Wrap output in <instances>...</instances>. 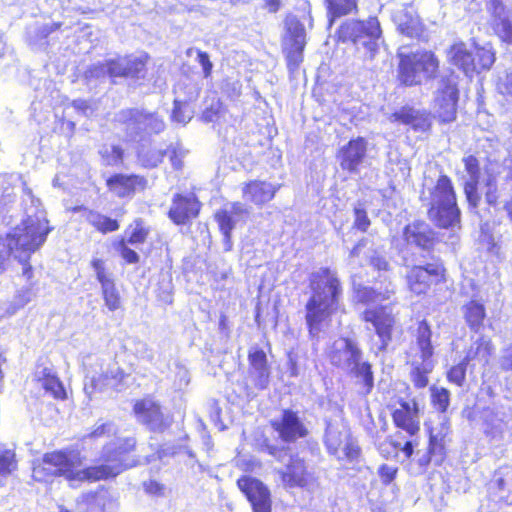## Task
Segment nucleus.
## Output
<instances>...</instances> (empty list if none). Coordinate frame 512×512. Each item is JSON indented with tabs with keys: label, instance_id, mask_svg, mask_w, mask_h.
Instances as JSON below:
<instances>
[{
	"label": "nucleus",
	"instance_id": "nucleus-1",
	"mask_svg": "<svg viewBox=\"0 0 512 512\" xmlns=\"http://www.w3.org/2000/svg\"><path fill=\"white\" fill-rule=\"evenodd\" d=\"M135 446L136 440L133 437L117 438L103 447L101 465L85 469H81L82 457L78 451L46 453L41 460L33 463L32 477L38 482H46L63 476L71 483L115 477L136 465V461L128 456Z\"/></svg>",
	"mask_w": 512,
	"mask_h": 512
},
{
	"label": "nucleus",
	"instance_id": "nucleus-2",
	"mask_svg": "<svg viewBox=\"0 0 512 512\" xmlns=\"http://www.w3.org/2000/svg\"><path fill=\"white\" fill-rule=\"evenodd\" d=\"M26 198L31 205L26 208L27 217L5 237H0V259L12 255L19 262H26L32 253L38 250L46 241L51 231L46 219V213L40 208L41 203L30 189H25Z\"/></svg>",
	"mask_w": 512,
	"mask_h": 512
},
{
	"label": "nucleus",
	"instance_id": "nucleus-3",
	"mask_svg": "<svg viewBox=\"0 0 512 512\" xmlns=\"http://www.w3.org/2000/svg\"><path fill=\"white\" fill-rule=\"evenodd\" d=\"M312 296L306 304V322L311 336L316 337L327 323L341 294V287L335 273L320 268L310 276Z\"/></svg>",
	"mask_w": 512,
	"mask_h": 512
},
{
	"label": "nucleus",
	"instance_id": "nucleus-4",
	"mask_svg": "<svg viewBox=\"0 0 512 512\" xmlns=\"http://www.w3.org/2000/svg\"><path fill=\"white\" fill-rule=\"evenodd\" d=\"M394 291L386 289L384 292L376 291L373 288L364 287L358 290L357 298L360 302L368 305H378L388 300ZM363 319L373 325L376 334L381 341V349H385L392 338V329L395 318L392 309L388 305L369 307L363 312Z\"/></svg>",
	"mask_w": 512,
	"mask_h": 512
},
{
	"label": "nucleus",
	"instance_id": "nucleus-5",
	"mask_svg": "<svg viewBox=\"0 0 512 512\" xmlns=\"http://www.w3.org/2000/svg\"><path fill=\"white\" fill-rule=\"evenodd\" d=\"M329 358L333 365L354 374L363 383V393L368 394L374 386L371 365L362 361V351L348 339L339 338L331 346Z\"/></svg>",
	"mask_w": 512,
	"mask_h": 512
},
{
	"label": "nucleus",
	"instance_id": "nucleus-6",
	"mask_svg": "<svg viewBox=\"0 0 512 512\" xmlns=\"http://www.w3.org/2000/svg\"><path fill=\"white\" fill-rule=\"evenodd\" d=\"M380 37V24L375 17L367 21H346L338 30L339 41L351 42L369 60L374 58L379 48Z\"/></svg>",
	"mask_w": 512,
	"mask_h": 512
},
{
	"label": "nucleus",
	"instance_id": "nucleus-7",
	"mask_svg": "<svg viewBox=\"0 0 512 512\" xmlns=\"http://www.w3.org/2000/svg\"><path fill=\"white\" fill-rule=\"evenodd\" d=\"M429 217L437 225L449 228L460 222V210L451 180L442 175L431 192Z\"/></svg>",
	"mask_w": 512,
	"mask_h": 512
},
{
	"label": "nucleus",
	"instance_id": "nucleus-8",
	"mask_svg": "<svg viewBox=\"0 0 512 512\" xmlns=\"http://www.w3.org/2000/svg\"><path fill=\"white\" fill-rule=\"evenodd\" d=\"M267 452L277 461L285 463V468L277 469L281 484L285 488H304L307 490L315 487V477L307 470L303 459L292 455L289 449L284 447L267 446Z\"/></svg>",
	"mask_w": 512,
	"mask_h": 512
},
{
	"label": "nucleus",
	"instance_id": "nucleus-9",
	"mask_svg": "<svg viewBox=\"0 0 512 512\" xmlns=\"http://www.w3.org/2000/svg\"><path fill=\"white\" fill-rule=\"evenodd\" d=\"M84 365L86 367L84 391L89 399H93L97 393L114 390L122 380L123 372L117 363L88 357Z\"/></svg>",
	"mask_w": 512,
	"mask_h": 512
},
{
	"label": "nucleus",
	"instance_id": "nucleus-10",
	"mask_svg": "<svg viewBox=\"0 0 512 512\" xmlns=\"http://www.w3.org/2000/svg\"><path fill=\"white\" fill-rule=\"evenodd\" d=\"M399 78L407 86L420 84L423 80L433 78L438 71L439 62L430 51H417L405 54L398 53Z\"/></svg>",
	"mask_w": 512,
	"mask_h": 512
},
{
	"label": "nucleus",
	"instance_id": "nucleus-11",
	"mask_svg": "<svg viewBox=\"0 0 512 512\" xmlns=\"http://www.w3.org/2000/svg\"><path fill=\"white\" fill-rule=\"evenodd\" d=\"M447 55L448 60L467 76L489 70L495 62V53L490 46H475V53H472L462 41L454 43Z\"/></svg>",
	"mask_w": 512,
	"mask_h": 512
},
{
	"label": "nucleus",
	"instance_id": "nucleus-12",
	"mask_svg": "<svg viewBox=\"0 0 512 512\" xmlns=\"http://www.w3.org/2000/svg\"><path fill=\"white\" fill-rule=\"evenodd\" d=\"M116 119L126 125V134L131 140L158 134L165 129V122L161 116L143 109L121 110Z\"/></svg>",
	"mask_w": 512,
	"mask_h": 512
},
{
	"label": "nucleus",
	"instance_id": "nucleus-13",
	"mask_svg": "<svg viewBox=\"0 0 512 512\" xmlns=\"http://www.w3.org/2000/svg\"><path fill=\"white\" fill-rule=\"evenodd\" d=\"M325 444L330 454L340 461H353L360 455V448L343 424L329 423L326 428Z\"/></svg>",
	"mask_w": 512,
	"mask_h": 512
},
{
	"label": "nucleus",
	"instance_id": "nucleus-14",
	"mask_svg": "<svg viewBox=\"0 0 512 512\" xmlns=\"http://www.w3.org/2000/svg\"><path fill=\"white\" fill-rule=\"evenodd\" d=\"M285 27L284 51L287 54L289 65L297 67L302 61V53L306 45L305 28L295 16H288L286 18Z\"/></svg>",
	"mask_w": 512,
	"mask_h": 512
},
{
	"label": "nucleus",
	"instance_id": "nucleus-15",
	"mask_svg": "<svg viewBox=\"0 0 512 512\" xmlns=\"http://www.w3.org/2000/svg\"><path fill=\"white\" fill-rule=\"evenodd\" d=\"M458 90L450 79H442L434 100V113L442 122H451L456 117Z\"/></svg>",
	"mask_w": 512,
	"mask_h": 512
},
{
	"label": "nucleus",
	"instance_id": "nucleus-16",
	"mask_svg": "<svg viewBox=\"0 0 512 512\" xmlns=\"http://www.w3.org/2000/svg\"><path fill=\"white\" fill-rule=\"evenodd\" d=\"M248 215V208L240 202L227 204L215 214V218L224 236V247L226 251L232 248L231 231L238 223L244 222Z\"/></svg>",
	"mask_w": 512,
	"mask_h": 512
},
{
	"label": "nucleus",
	"instance_id": "nucleus-17",
	"mask_svg": "<svg viewBox=\"0 0 512 512\" xmlns=\"http://www.w3.org/2000/svg\"><path fill=\"white\" fill-rule=\"evenodd\" d=\"M237 485L250 502L253 512H271L270 491L263 482L250 476H243L238 479Z\"/></svg>",
	"mask_w": 512,
	"mask_h": 512
},
{
	"label": "nucleus",
	"instance_id": "nucleus-18",
	"mask_svg": "<svg viewBox=\"0 0 512 512\" xmlns=\"http://www.w3.org/2000/svg\"><path fill=\"white\" fill-rule=\"evenodd\" d=\"M271 425L285 442H294L308 434V429L297 412L289 409L283 410L278 417L271 421Z\"/></svg>",
	"mask_w": 512,
	"mask_h": 512
},
{
	"label": "nucleus",
	"instance_id": "nucleus-19",
	"mask_svg": "<svg viewBox=\"0 0 512 512\" xmlns=\"http://www.w3.org/2000/svg\"><path fill=\"white\" fill-rule=\"evenodd\" d=\"M134 412L138 421L152 431L162 432L172 423V418L164 414L160 405L151 399L137 402L134 406Z\"/></svg>",
	"mask_w": 512,
	"mask_h": 512
},
{
	"label": "nucleus",
	"instance_id": "nucleus-20",
	"mask_svg": "<svg viewBox=\"0 0 512 512\" xmlns=\"http://www.w3.org/2000/svg\"><path fill=\"white\" fill-rule=\"evenodd\" d=\"M487 10L492 17L496 35L505 43L512 44V11L501 0H489Z\"/></svg>",
	"mask_w": 512,
	"mask_h": 512
},
{
	"label": "nucleus",
	"instance_id": "nucleus-21",
	"mask_svg": "<svg viewBox=\"0 0 512 512\" xmlns=\"http://www.w3.org/2000/svg\"><path fill=\"white\" fill-rule=\"evenodd\" d=\"M248 361L249 380L258 389L267 388L270 379V367L265 352L256 346L251 347L248 354Z\"/></svg>",
	"mask_w": 512,
	"mask_h": 512
},
{
	"label": "nucleus",
	"instance_id": "nucleus-22",
	"mask_svg": "<svg viewBox=\"0 0 512 512\" xmlns=\"http://www.w3.org/2000/svg\"><path fill=\"white\" fill-rule=\"evenodd\" d=\"M199 210L200 203L194 195L177 194L173 197L169 218L177 225L186 224L198 215Z\"/></svg>",
	"mask_w": 512,
	"mask_h": 512
},
{
	"label": "nucleus",
	"instance_id": "nucleus-23",
	"mask_svg": "<svg viewBox=\"0 0 512 512\" xmlns=\"http://www.w3.org/2000/svg\"><path fill=\"white\" fill-rule=\"evenodd\" d=\"M367 151V142L364 138L352 139L339 151L338 158L342 169L356 173L363 162Z\"/></svg>",
	"mask_w": 512,
	"mask_h": 512
},
{
	"label": "nucleus",
	"instance_id": "nucleus-24",
	"mask_svg": "<svg viewBox=\"0 0 512 512\" xmlns=\"http://www.w3.org/2000/svg\"><path fill=\"white\" fill-rule=\"evenodd\" d=\"M395 425L413 436L420 430L418 404L413 401H401L392 414Z\"/></svg>",
	"mask_w": 512,
	"mask_h": 512
},
{
	"label": "nucleus",
	"instance_id": "nucleus-25",
	"mask_svg": "<svg viewBox=\"0 0 512 512\" xmlns=\"http://www.w3.org/2000/svg\"><path fill=\"white\" fill-rule=\"evenodd\" d=\"M439 275L440 268L435 264L413 266L407 274L408 286L413 293L424 294Z\"/></svg>",
	"mask_w": 512,
	"mask_h": 512
},
{
	"label": "nucleus",
	"instance_id": "nucleus-26",
	"mask_svg": "<svg viewBox=\"0 0 512 512\" xmlns=\"http://www.w3.org/2000/svg\"><path fill=\"white\" fill-rule=\"evenodd\" d=\"M414 342L411 347L413 359H418L422 362H434L433 353L434 348L431 342L432 331L430 325L422 320L417 323V327L413 333Z\"/></svg>",
	"mask_w": 512,
	"mask_h": 512
},
{
	"label": "nucleus",
	"instance_id": "nucleus-27",
	"mask_svg": "<svg viewBox=\"0 0 512 512\" xmlns=\"http://www.w3.org/2000/svg\"><path fill=\"white\" fill-rule=\"evenodd\" d=\"M465 171L468 175V179L464 183V192L466 199L472 208H476L480 202V195L478 193V182H479V163L476 157L469 155L463 158Z\"/></svg>",
	"mask_w": 512,
	"mask_h": 512
},
{
	"label": "nucleus",
	"instance_id": "nucleus-28",
	"mask_svg": "<svg viewBox=\"0 0 512 512\" xmlns=\"http://www.w3.org/2000/svg\"><path fill=\"white\" fill-rule=\"evenodd\" d=\"M277 190L278 186L266 181L255 180L245 184L242 188V193L246 201L262 206L274 198Z\"/></svg>",
	"mask_w": 512,
	"mask_h": 512
},
{
	"label": "nucleus",
	"instance_id": "nucleus-29",
	"mask_svg": "<svg viewBox=\"0 0 512 512\" xmlns=\"http://www.w3.org/2000/svg\"><path fill=\"white\" fill-rule=\"evenodd\" d=\"M403 236L408 244L415 245L424 250L430 249L433 245L434 234L425 222L417 221L407 225Z\"/></svg>",
	"mask_w": 512,
	"mask_h": 512
},
{
	"label": "nucleus",
	"instance_id": "nucleus-30",
	"mask_svg": "<svg viewBox=\"0 0 512 512\" xmlns=\"http://www.w3.org/2000/svg\"><path fill=\"white\" fill-rule=\"evenodd\" d=\"M394 21L401 34L418 38L424 31V26L412 8H403L396 12Z\"/></svg>",
	"mask_w": 512,
	"mask_h": 512
},
{
	"label": "nucleus",
	"instance_id": "nucleus-31",
	"mask_svg": "<svg viewBox=\"0 0 512 512\" xmlns=\"http://www.w3.org/2000/svg\"><path fill=\"white\" fill-rule=\"evenodd\" d=\"M114 498L108 489L100 487L96 491L83 493L79 505H85L88 512H105L113 504Z\"/></svg>",
	"mask_w": 512,
	"mask_h": 512
},
{
	"label": "nucleus",
	"instance_id": "nucleus-32",
	"mask_svg": "<svg viewBox=\"0 0 512 512\" xmlns=\"http://www.w3.org/2000/svg\"><path fill=\"white\" fill-rule=\"evenodd\" d=\"M494 353V345L492 340L484 335L478 336L471 343L466 352L465 360L469 363L477 361L480 365L486 366Z\"/></svg>",
	"mask_w": 512,
	"mask_h": 512
},
{
	"label": "nucleus",
	"instance_id": "nucleus-33",
	"mask_svg": "<svg viewBox=\"0 0 512 512\" xmlns=\"http://www.w3.org/2000/svg\"><path fill=\"white\" fill-rule=\"evenodd\" d=\"M143 184V178L136 175L126 176L117 174L107 180V186L110 191L119 197L131 195L137 186H143Z\"/></svg>",
	"mask_w": 512,
	"mask_h": 512
},
{
	"label": "nucleus",
	"instance_id": "nucleus-34",
	"mask_svg": "<svg viewBox=\"0 0 512 512\" xmlns=\"http://www.w3.org/2000/svg\"><path fill=\"white\" fill-rule=\"evenodd\" d=\"M73 211L81 212L82 217L99 232L109 233L119 229L117 220L102 215L99 212L92 211L81 206L73 208Z\"/></svg>",
	"mask_w": 512,
	"mask_h": 512
},
{
	"label": "nucleus",
	"instance_id": "nucleus-35",
	"mask_svg": "<svg viewBox=\"0 0 512 512\" xmlns=\"http://www.w3.org/2000/svg\"><path fill=\"white\" fill-rule=\"evenodd\" d=\"M463 314L470 329L478 332L486 316L484 305L478 301L471 300L463 306Z\"/></svg>",
	"mask_w": 512,
	"mask_h": 512
},
{
	"label": "nucleus",
	"instance_id": "nucleus-36",
	"mask_svg": "<svg viewBox=\"0 0 512 512\" xmlns=\"http://www.w3.org/2000/svg\"><path fill=\"white\" fill-rule=\"evenodd\" d=\"M36 376L42 388L54 398L62 399L65 397V390L62 383L52 374L50 369L43 368L41 371L36 372Z\"/></svg>",
	"mask_w": 512,
	"mask_h": 512
},
{
	"label": "nucleus",
	"instance_id": "nucleus-37",
	"mask_svg": "<svg viewBox=\"0 0 512 512\" xmlns=\"http://www.w3.org/2000/svg\"><path fill=\"white\" fill-rule=\"evenodd\" d=\"M442 421V426L439 432L435 433L434 428H432L430 432V442L427 452L435 463H440L442 461L443 445L439 442V439L441 440L445 437L449 431L448 419L445 415L442 416Z\"/></svg>",
	"mask_w": 512,
	"mask_h": 512
},
{
	"label": "nucleus",
	"instance_id": "nucleus-38",
	"mask_svg": "<svg viewBox=\"0 0 512 512\" xmlns=\"http://www.w3.org/2000/svg\"><path fill=\"white\" fill-rule=\"evenodd\" d=\"M414 369L411 373L412 381L418 388H424L428 384V374L433 370L434 362H422L418 359L412 360Z\"/></svg>",
	"mask_w": 512,
	"mask_h": 512
},
{
	"label": "nucleus",
	"instance_id": "nucleus-39",
	"mask_svg": "<svg viewBox=\"0 0 512 512\" xmlns=\"http://www.w3.org/2000/svg\"><path fill=\"white\" fill-rule=\"evenodd\" d=\"M328 14L331 16L330 24L335 17L353 12L357 7V0H325Z\"/></svg>",
	"mask_w": 512,
	"mask_h": 512
},
{
	"label": "nucleus",
	"instance_id": "nucleus-40",
	"mask_svg": "<svg viewBox=\"0 0 512 512\" xmlns=\"http://www.w3.org/2000/svg\"><path fill=\"white\" fill-rule=\"evenodd\" d=\"M433 407L440 413H445L450 404V392L444 387L432 386L430 388Z\"/></svg>",
	"mask_w": 512,
	"mask_h": 512
},
{
	"label": "nucleus",
	"instance_id": "nucleus-41",
	"mask_svg": "<svg viewBox=\"0 0 512 512\" xmlns=\"http://www.w3.org/2000/svg\"><path fill=\"white\" fill-rule=\"evenodd\" d=\"M127 243L131 245L142 244L146 241L149 230L145 227L142 220H135L126 231Z\"/></svg>",
	"mask_w": 512,
	"mask_h": 512
},
{
	"label": "nucleus",
	"instance_id": "nucleus-42",
	"mask_svg": "<svg viewBox=\"0 0 512 512\" xmlns=\"http://www.w3.org/2000/svg\"><path fill=\"white\" fill-rule=\"evenodd\" d=\"M102 296L109 311H116L121 307V297L114 281L101 286Z\"/></svg>",
	"mask_w": 512,
	"mask_h": 512
},
{
	"label": "nucleus",
	"instance_id": "nucleus-43",
	"mask_svg": "<svg viewBox=\"0 0 512 512\" xmlns=\"http://www.w3.org/2000/svg\"><path fill=\"white\" fill-rule=\"evenodd\" d=\"M18 461L14 450L0 449V476L6 477L17 470Z\"/></svg>",
	"mask_w": 512,
	"mask_h": 512
},
{
	"label": "nucleus",
	"instance_id": "nucleus-44",
	"mask_svg": "<svg viewBox=\"0 0 512 512\" xmlns=\"http://www.w3.org/2000/svg\"><path fill=\"white\" fill-rule=\"evenodd\" d=\"M193 113L187 102L175 100L171 118L174 122L185 125L193 118Z\"/></svg>",
	"mask_w": 512,
	"mask_h": 512
},
{
	"label": "nucleus",
	"instance_id": "nucleus-45",
	"mask_svg": "<svg viewBox=\"0 0 512 512\" xmlns=\"http://www.w3.org/2000/svg\"><path fill=\"white\" fill-rule=\"evenodd\" d=\"M146 59L142 57L126 58V77L141 78L144 76Z\"/></svg>",
	"mask_w": 512,
	"mask_h": 512
},
{
	"label": "nucleus",
	"instance_id": "nucleus-46",
	"mask_svg": "<svg viewBox=\"0 0 512 512\" xmlns=\"http://www.w3.org/2000/svg\"><path fill=\"white\" fill-rule=\"evenodd\" d=\"M418 118V111L413 108L403 107L389 117L391 122H399L405 125H414Z\"/></svg>",
	"mask_w": 512,
	"mask_h": 512
},
{
	"label": "nucleus",
	"instance_id": "nucleus-47",
	"mask_svg": "<svg viewBox=\"0 0 512 512\" xmlns=\"http://www.w3.org/2000/svg\"><path fill=\"white\" fill-rule=\"evenodd\" d=\"M106 165H118L123 159V150L116 145L104 146L100 151Z\"/></svg>",
	"mask_w": 512,
	"mask_h": 512
},
{
	"label": "nucleus",
	"instance_id": "nucleus-48",
	"mask_svg": "<svg viewBox=\"0 0 512 512\" xmlns=\"http://www.w3.org/2000/svg\"><path fill=\"white\" fill-rule=\"evenodd\" d=\"M91 266L101 286L114 281L112 274L106 269L105 262L102 259L93 258Z\"/></svg>",
	"mask_w": 512,
	"mask_h": 512
},
{
	"label": "nucleus",
	"instance_id": "nucleus-49",
	"mask_svg": "<svg viewBox=\"0 0 512 512\" xmlns=\"http://www.w3.org/2000/svg\"><path fill=\"white\" fill-rule=\"evenodd\" d=\"M32 299L31 289L23 288L17 292L14 297L13 302H8V306L10 310H8L9 314H15L20 308H23L26 304H28Z\"/></svg>",
	"mask_w": 512,
	"mask_h": 512
},
{
	"label": "nucleus",
	"instance_id": "nucleus-50",
	"mask_svg": "<svg viewBox=\"0 0 512 512\" xmlns=\"http://www.w3.org/2000/svg\"><path fill=\"white\" fill-rule=\"evenodd\" d=\"M467 365L468 362L463 359L459 364L451 367L447 373L448 380L457 386H462L466 377Z\"/></svg>",
	"mask_w": 512,
	"mask_h": 512
},
{
	"label": "nucleus",
	"instance_id": "nucleus-51",
	"mask_svg": "<svg viewBox=\"0 0 512 512\" xmlns=\"http://www.w3.org/2000/svg\"><path fill=\"white\" fill-rule=\"evenodd\" d=\"M367 261L377 270H387L388 262L381 251L368 250L365 252Z\"/></svg>",
	"mask_w": 512,
	"mask_h": 512
},
{
	"label": "nucleus",
	"instance_id": "nucleus-52",
	"mask_svg": "<svg viewBox=\"0 0 512 512\" xmlns=\"http://www.w3.org/2000/svg\"><path fill=\"white\" fill-rule=\"evenodd\" d=\"M485 200L490 206H496L499 198L496 178L494 176H488L486 183Z\"/></svg>",
	"mask_w": 512,
	"mask_h": 512
},
{
	"label": "nucleus",
	"instance_id": "nucleus-53",
	"mask_svg": "<svg viewBox=\"0 0 512 512\" xmlns=\"http://www.w3.org/2000/svg\"><path fill=\"white\" fill-rule=\"evenodd\" d=\"M190 382V376L188 369L180 364H175V379H174V386L176 389H182L185 386H187Z\"/></svg>",
	"mask_w": 512,
	"mask_h": 512
},
{
	"label": "nucleus",
	"instance_id": "nucleus-54",
	"mask_svg": "<svg viewBox=\"0 0 512 512\" xmlns=\"http://www.w3.org/2000/svg\"><path fill=\"white\" fill-rule=\"evenodd\" d=\"M116 432L117 429L115 425L111 422H108L97 425L95 429L89 434V437L92 439L108 438L110 436L115 435Z\"/></svg>",
	"mask_w": 512,
	"mask_h": 512
},
{
	"label": "nucleus",
	"instance_id": "nucleus-55",
	"mask_svg": "<svg viewBox=\"0 0 512 512\" xmlns=\"http://www.w3.org/2000/svg\"><path fill=\"white\" fill-rule=\"evenodd\" d=\"M354 215H355V220H354V226L365 232L368 227L370 226V220L367 216V212L366 210L363 208L362 204H358L355 208H354Z\"/></svg>",
	"mask_w": 512,
	"mask_h": 512
},
{
	"label": "nucleus",
	"instance_id": "nucleus-56",
	"mask_svg": "<svg viewBox=\"0 0 512 512\" xmlns=\"http://www.w3.org/2000/svg\"><path fill=\"white\" fill-rule=\"evenodd\" d=\"M107 71L110 77H126V58L107 62Z\"/></svg>",
	"mask_w": 512,
	"mask_h": 512
},
{
	"label": "nucleus",
	"instance_id": "nucleus-57",
	"mask_svg": "<svg viewBox=\"0 0 512 512\" xmlns=\"http://www.w3.org/2000/svg\"><path fill=\"white\" fill-rule=\"evenodd\" d=\"M497 88L501 94L512 96V69L506 70L499 76Z\"/></svg>",
	"mask_w": 512,
	"mask_h": 512
},
{
	"label": "nucleus",
	"instance_id": "nucleus-58",
	"mask_svg": "<svg viewBox=\"0 0 512 512\" xmlns=\"http://www.w3.org/2000/svg\"><path fill=\"white\" fill-rule=\"evenodd\" d=\"M499 365L504 371H512V343L502 349Z\"/></svg>",
	"mask_w": 512,
	"mask_h": 512
},
{
	"label": "nucleus",
	"instance_id": "nucleus-59",
	"mask_svg": "<svg viewBox=\"0 0 512 512\" xmlns=\"http://www.w3.org/2000/svg\"><path fill=\"white\" fill-rule=\"evenodd\" d=\"M127 241L122 240L120 243V253L127 263L134 264L139 261V255L127 246Z\"/></svg>",
	"mask_w": 512,
	"mask_h": 512
},
{
	"label": "nucleus",
	"instance_id": "nucleus-60",
	"mask_svg": "<svg viewBox=\"0 0 512 512\" xmlns=\"http://www.w3.org/2000/svg\"><path fill=\"white\" fill-rule=\"evenodd\" d=\"M220 118V103L216 102L211 105L210 108H207L203 114L202 119L204 122H216Z\"/></svg>",
	"mask_w": 512,
	"mask_h": 512
},
{
	"label": "nucleus",
	"instance_id": "nucleus-61",
	"mask_svg": "<svg viewBox=\"0 0 512 512\" xmlns=\"http://www.w3.org/2000/svg\"><path fill=\"white\" fill-rule=\"evenodd\" d=\"M198 62L202 66L204 77L208 78L211 75L213 64L209 59V55L206 52L196 50Z\"/></svg>",
	"mask_w": 512,
	"mask_h": 512
},
{
	"label": "nucleus",
	"instance_id": "nucleus-62",
	"mask_svg": "<svg viewBox=\"0 0 512 512\" xmlns=\"http://www.w3.org/2000/svg\"><path fill=\"white\" fill-rule=\"evenodd\" d=\"M139 158L144 166L156 167L162 161L163 153L161 151H153L150 158H146L142 154L139 155Z\"/></svg>",
	"mask_w": 512,
	"mask_h": 512
},
{
	"label": "nucleus",
	"instance_id": "nucleus-63",
	"mask_svg": "<svg viewBox=\"0 0 512 512\" xmlns=\"http://www.w3.org/2000/svg\"><path fill=\"white\" fill-rule=\"evenodd\" d=\"M86 74L88 78H100L108 75L107 63H98L91 66Z\"/></svg>",
	"mask_w": 512,
	"mask_h": 512
},
{
	"label": "nucleus",
	"instance_id": "nucleus-64",
	"mask_svg": "<svg viewBox=\"0 0 512 512\" xmlns=\"http://www.w3.org/2000/svg\"><path fill=\"white\" fill-rule=\"evenodd\" d=\"M396 471L392 466L383 465L379 469V474L384 483H389L394 479Z\"/></svg>",
	"mask_w": 512,
	"mask_h": 512
}]
</instances>
